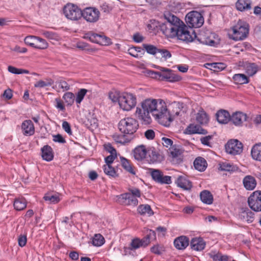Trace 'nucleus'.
<instances>
[{
	"mask_svg": "<svg viewBox=\"0 0 261 261\" xmlns=\"http://www.w3.org/2000/svg\"><path fill=\"white\" fill-rule=\"evenodd\" d=\"M167 22L160 25L161 31L168 38L177 37L179 40L186 42H192L196 35L192 29H189L176 16L169 11L164 14Z\"/></svg>",
	"mask_w": 261,
	"mask_h": 261,
	"instance_id": "1",
	"label": "nucleus"
},
{
	"mask_svg": "<svg viewBox=\"0 0 261 261\" xmlns=\"http://www.w3.org/2000/svg\"><path fill=\"white\" fill-rule=\"evenodd\" d=\"M156 99L148 98L143 100L140 107H137L136 116L144 124L151 123L150 114H152L156 102Z\"/></svg>",
	"mask_w": 261,
	"mask_h": 261,
	"instance_id": "2",
	"label": "nucleus"
},
{
	"mask_svg": "<svg viewBox=\"0 0 261 261\" xmlns=\"http://www.w3.org/2000/svg\"><path fill=\"white\" fill-rule=\"evenodd\" d=\"M152 115L160 124L165 126H169L172 121L166 103L161 99L156 100Z\"/></svg>",
	"mask_w": 261,
	"mask_h": 261,
	"instance_id": "3",
	"label": "nucleus"
},
{
	"mask_svg": "<svg viewBox=\"0 0 261 261\" xmlns=\"http://www.w3.org/2000/svg\"><path fill=\"white\" fill-rule=\"evenodd\" d=\"M249 33V25L246 22L239 20L228 33L229 38L237 41L243 40Z\"/></svg>",
	"mask_w": 261,
	"mask_h": 261,
	"instance_id": "4",
	"label": "nucleus"
},
{
	"mask_svg": "<svg viewBox=\"0 0 261 261\" xmlns=\"http://www.w3.org/2000/svg\"><path fill=\"white\" fill-rule=\"evenodd\" d=\"M136 95L129 92L121 93L119 100V106L123 111H129L134 108L137 105Z\"/></svg>",
	"mask_w": 261,
	"mask_h": 261,
	"instance_id": "5",
	"label": "nucleus"
},
{
	"mask_svg": "<svg viewBox=\"0 0 261 261\" xmlns=\"http://www.w3.org/2000/svg\"><path fill=\"white\" fill-rule=\"evenodd\" d=\"M138 123L132 117H125L121 119L118 123L120 131L126 134H133L138 129Z\"/></svg>",
	"mask_w": 261,
	"mask_h": 261,
	"instance_id": "6",
	"label": "nucleus"
},
{
	"mask_svg": "<svg viewBox=\"0 0 261 261\" xmlns=\"http://www.w3.org/2000/svg\"><path fill=\"white\" fill-rule=\"evenodd\" d=\"M146 236L142 240L136 238L132 240L129 247V249L135 250L141 247H146L151 241L156 239L155 232L152 230L147 231Z\"/></svg>",
	"mask_w": 261,
	"mask_h": 261,
	"instance_id": "7",
	"label": "nucleus"
},
{
	"mask_svg": "<svg viewBox=\"0 0 261 261\" xmlns=\"http://www.w3.org/2000/svg\"><path fill=\"white\" fill-rule=\"evenodd\" d=\"M63 12L65 17L71 20L76 21L82 17V11L76 5L67 4L64 8Z\"/></svg>",
	"mask_w": 261,
	"mask_h": 261,
	"instance_id": "8",
	"label": "nucleus"
},
{
	"mask_svg": "<svg viewBox=\"0 0 261 261\" xmlns=\"http://www.w3.org/2000/svg\"><path fill=\"white\" fill-rule=\"evenodd\" d=\"M186 22L190 29L200 28L204 23V18L201 13L197 11L188 13L185 18Z\"/></svg>",
	"mask_w": 261,
	"mask_h": 261,
	"instance_id": "9",
	"label": "nucleus"
},
{
	"mask_svg": "<svg viewBox=\"0 0 261 261\" xmlns=\"http://www.w3.org/2000/svg\"><path fill=\"white\" fill-rule=\"evenodd\" d=\"M82 17L88 22L95 23L100 17V12L96 8L87 7L82 11Z\"/></svg>",
	"mask_w": 261,
	"mask_h": 261,
	"instance_id": "10",
	"label": "nucleus"
},
{
	"mask_svg": "<svg viewBox=\"0 0 261 261\" xmlns=\"http://www.w3.org/2000/svg\"><path fill=\"white\" fill-rule=\"evenodd\" d=\"M160 70V80L166 81L170 82H175L180 80L181 77L174 74L170 69L161 66H156Z\"/></svg>",
	"mask_w": 261,
	"mask_h": 261,
	"instance_id": "11",
	"label": "nucleus"
},
{
	"mask_svg": "<svg viewBox=\"0 0 261 261\" xmlns=\"http://www.w3.org/2000/svg\"><path fill=\"white\" fill-rule=\"evenodd\" d=\"M250 207L255 212L261 211V191L254 192L248 198Z\"/></svg>",
	"mask_w": 261,
	"mask_h": 261,
	"instance_id": "12",
	"label": "nucleus"
},
{
	"mask_svg": "<svg viewBox=\"0 0 261 261\" xmlns=\"http://www.w3.org/2000/svg\"><path fill=\"white\" fill-rule=\"evenodd\" d=\"M242 143L237 139L229 140L225 145L226 151L231 154H240L243 151Z\"/></svg>",
	"mask_w": 261,
	"mask_h": 261,
	"instance_id": "13",
	"label": "nucleus"
},
{
	"mask_svg": "<svg viewBox=\"0 0 261 261\" xmlns=\"http://www.w3.org/2000/svg\"><path fill=\"white\" fill-rule=\"evenodd\" d=\"M117 201L124 205H137L138 203L137 198L130 193H125L117 196Z\"/></svg>",
	"mask_w": 261,
	"mask_h": 261,
	"instance_id": "14",
	"label": "nucleus"
},
{
	"mask_svg": "<svg viewBox=\"0 0 261 261\" xmlns=\"http://www.w3.org/2000/svg\"><path fill=\"white\" fill-rule=\"evenodd\" d=\"M85 38L89 39L92 42L102 45H106L111 43V40L109 38L91 32L86 34Z\"/></svg>",
	"mask_w": 261,
	"mask_h": 261,
	"instance_id": "15",
	"label": "nucleus"
},
{
	"mask_svg": "<svg viewBox=\"0 0 261 261\" xmlns=\"http://www.w3.org/2000/svg\"><path fill=\"white\" fill-rule=\"evenodd\" d=\"M177 186L184 190L190 191L192 188V182L185 175H180L176 181Z\"/></svg>",
	"mask_w": 261,
	"mask_h": 261,
	"instance_id": "16",
	"label": "nucleus"
},
{
	"mask_svg": "<svg viewBox=\"0 0 261 261\" xmlns=\"http://www.w3.org/2000/svg\"><path fill=\"white\" fill-rule=\"evenodd\" d=\"M23 134L26 136H31L35 133V127L32 121L30 120L24 121L21 124Z\"/></svg>",
	"mask_w": 261,
	"mask_h": 261,
	"instance_id": "17",
	"label": "nucleus"
},
{
	"mask_svg": "<svg viewBox=\"0 0 261 261\" xmlns=\"http://www.w3.org/2000/svg\"><path fill=\"white\" fill-rule=\"evenodd\" d=\"M247 119L246 114L242 112H237L230 116V121L236 126H241Z\"/></svg>",
	"mask_w": 261,
	"mask_h": 261,
	"instance_id": "18",
	"label": "nucleus"
},
{
	"mask_svg": "<svg viewBox=\"0 0 261 261\" xmlns=\"http://www.w3.org/2000/svg\"><path fill=\"white\" fill-rule=\"evenodd\" d=\"M252 6V0H238L236 3V9L241 12L251 10Z\"/></svg>",
	"mask_w": 261,
	"mask_h": 261,
	"instance_id": "19",
	"label": "nucleus"
},
{
	"mask_svg": "<svg viewBox=\"0 0 261 261\" xmlns=\"http://www.w3.org/2000/svg\"><path fill=\"white\" fill-rule=\"evenodd\" d=\"M190 246L193 250L199 251L204 249L205 243L202 238H195L191 240Z\"/></svg>",
	"mask_w": 261,
	"mask_h": 261,
	"instance_id": "20",
	"label": "nucleus"
},
{
	"mask_svg": "<svg viewBox=\"0 0 261 261\" xmlns=\"http://www.w3.org/2000/svg\"><path fill=\"white\" fill-rule=\"evenodd\" d=\"M218 122L221 124H226L230 120V116L228 111L221 110L216 113Z\"/></svg>",
	"mask_w": 261,
	"mask_h": 261,
	"instance_id": "21",
	"label": "nucleus"
},
{
	"mask_svg": "<svg viewBox=\"0 0 261 261\" xmlns=\"http://www.w3.org/2000/svg\"><path fill=\"white\" fill-rule=\"evenodd\" d=\"M244 187L247 190H253L256 186L255 178L251 175L246 176L243 180Z\"/></svg>",
	"mask_w": 261,
	"mask_h": 261,
	"instance_id": "22",
	"label": "nucleus"
},
{
	"mask_svg": "<svg viewBox=\"0 0 261 261\" xmlns=\"http://www.w3.org/2000/svg\"><path fill=\"white\" fill-rule=\"evenodd\" d=\"M147 151L144 145L139 146L134 150V158L138 161H141L146 157Z\"/></svg>",
	"mask_w": 261,
	"mask_h": 261,
	"instance_id": "23",
	"label": "nucleus"
},
{
	"mask_svg": "<svg viewBox=\"0 0 261 261\" xmlns=\"http://www.w3.org/2000/svg\"><path fill=\"white\" fill-rule=\"evenodd\" d=\"M189 239L185 236H181L174 240V244L178 249H184L189 245Z\"/></svg>",
	"mask_w": 261,
	"mask_h": 261,
	"instance_id": "24",
	"label": "nucleus"
},
{
	"mask_svg": "<svg viewBox=\"0 0 261 261\" xmlns=\"http://www.w3.org/2000/svg\"><path fill=\"white\" fill-rule=\"evenodd\" d=\"M254 214L248 208L242 209L240 214V217L243 221H245L248 223L253 221Z\"/></svg>",
	"mask_w": 261,
	"mask_h": 261,
	"instance_id": "25",
	"label": "nucleus"
},
{
	"mask_svg": "<svg viewBox=\"0 0 261 261\" xmlns=\"http://www.w3.org/2000/svg\"><path fill=\"white\" fill-rule=\"evenodd\" d=\"M42 157L43 160L46 161H50L54 158L53 149L48 145L44 146L41 149Z\"/></svg>",
	"mask_w": 261,
	"mask_h": 261,
	"instance_id": "26",
	"label": "nucleus"
},
{
	"mask_svg": "<svg viewBox=\"0 0 261 261\" xmlns=\"http://www.w3.org/2000/svg\"><path fill=\"white\" fill-rule=\"evenodd\" d=\"M219 169L221 171L234 172L238 170V167L228 162H221L219 163Z\"/></svg>",
	"mask_w": 261,
	"mask_h": 261,
	"instance_id": "27",
	"label": "nucleus"
},
{
	"mask_svg": "<svg viewBox=\"0 0 261 261\" xmlns=\"http://www.w3.org/2000/svg\"><path fill=\"white\" fill-rule=\"evenodd\" d=\"M196 120L199 123L205 124L207 123L209 118L206 112L201 109L196 114Z\"/></svg>",
	"mask_w": 261,
	"mask_h": 261,
	"instance_id": "28",
	"label": "nucleus"
},
{
	"mask_svg": "<svg viewBox=\"0 0 261 261\" xmlns=\"http://www.w3.org/2000/svg\"><path fill=\"white\" fill-rule=\"evenodd\" d=\"M251 154L254 160L261 161V143L256 144L252 147Z\"/></svg>",
	"mask_w": 261,
	"mask_h": 261,
	"instance_id": "29",
	"label": "nucleus"
},
{
	"mask_svg": "<svg viewBox=\"0 0 261 261\" xmlns=\"http://www.w3.org/2000/svg\"><path fill=\"white\" fill-rule=\"evenodd\" d=\"M200 197L201 201L207 204H211L213 201V196L210 192L204 190L200 193Z\"/></svg>",
	"mask_w": 261,
	"mask_h": 261,
	"instance_id": "30",
	"label": "nucleus"
},
{
	"mask_svg": "<svg viewBox=\"0 0 261 261\" xmlns=\"http://www.w3.org/2000/svg\"><path fill=\"white\" fill-rule=\"evenodd\" d=\"M138 212L141 215L150 216L153 214L150 206L148 204H142L138 206Z\"/></svg>",
	"mask_w": 261,
	"mask_h": 261,
	"instance_id": "31",
	"label": "nucleus"
},
{
	"mask_svg": "<svg viewBox=\"0 0 261 261\" xmlns=\"http://www.w3.org/2000/svg\"><path fill=\"white\" fill-rule=\"evenodd\" d=\"M206 161L201 157L197 158L194 162V167L199 171H204L206 167Z\"/></svg>",
	"mask_w": 261,
	"mask_h": 261,
	"instance_id": "32",
	"label": "nucleus"
},
{
	"mask_svg": "<svg viewBox=\"0 0 261 261\" xmlns=\"http://www.w3.org/2000/svg\"><path fill=\"white\" fill-rule=\"evenodd\" d=\"M187 131L189 134H205L206 130L198 125L191 124L187 128Z\"/></svg>",
	"mask_w": 261,
	"mask_h": 261,
	"instance_id": "33",
	"label": "nucleus"
},
{
	"mask_svg": "<svg viewBox=\"0 0 261 261\" xmlns=\"http://www.w3.org/2000/svg\"><path fill=\"white\" fill-rule=\"evenodd\" d=\"M232 79L236 84H244L249 82L248 78L244 74H236Z\"/></svg>",
	"mask_w": 261,
	"mask_h": 261,
	"instance_id": "34",
	"label": "nucleus"
},
{
	"mask_svg": "<svg viewBox=\"0 0 261 261\" xmlns=\"http://www.w3.org/2000/svg\"><path fill=\"white\" fill-rule=\"evenodd\" d=\"M48 44L45 40L39 37H37L35 42L34 48L39 49H45L48 47Z\"/></svg>",
	"mask_w": 261,
	"mask_h": 261,
	"instance_id": "35",
	"label": "nucleus"
},
{
	"mask_svg": "<svg viewBox=\"0 0 261 261\" xmlns=\"http://www.w3.org/2000/svg\"><path fill=\"white\" fill-rule=\"evenodd\" d=\"M120 162L122 166L125 170L132 174H135V172L134 171L130 162L127 159L123 157H120Z\"/></svg>",
	"mask_w": 261,
	"mask_h": 261,
	"instance_id": "36",
	"label": "nucleus"
},
{
	"mask_svg": "<svg viewBox=\"0 0 261 261\" xmlns=\"http://www.w3.org/2000/svg\"><path fill=\"white\" fill-rule=\"evenodd\" d=\"M27 202L24 199H17L14 201V207L17 211H21L25 208Z\"/></svg>",
	"mask_w": 261,
	"mask_h": 261,
	"instance_id": "37",
	"label": "nucleus"
},
{
	"mask_svg": "<svg viewBox=\"0 0 261 261\" xmlns=\"http://www.w3.org/2000/svg\"><path fill=\"white\" fill-rule=\"evenodd\" d=\"M54 81L50 79H47L45 81L40 80L37 82L34 86L36 88H42L53 85Z\"/></svg>",
	"mask_w": 261,
	"mask_h": 261,
	"instance_id": "38",
	"label": "nucleus"
},
{
	"mask_svg": "<svg viewBox=\"0 0 261 261\" xmlns=\"http://www.w3.org/2000/svg\"><path fill=\"white\" fill-rule=\"evenodd\" d=\"M43 198L46 201H49L50 203L55 204L60 201L59 195L56 194L54 195L50 194H46Z\"/></svg>",
	"mask_w": 261,
	"mask_h": 261,
	"instance_id": "39",
	"label": "nucleus"
},
{
	"mask_svg": "<svg viewBox=\"0 0 261 261\" xmlns=\"http://www.w3.org/2000/svg\"><path fill=\"white\" fill-rule=\"evenodd\" d=\"M41 32L42 35L48 39L57 41L60 39L58 35L55 32L45 30H42Z\"/></svg>",
	"mask_w": 261,
	"mask_h": 261,
	"instance_id": "40",
	"label": "nucleus"
},
{
	"mask_svg": "<svg viewBox=\"0 0 261 261\" xmlns=\"http://www.w3.org/2000/svg\"><path fill=\"white\" fill-rule=\"evenodd\" d=\"M105 243V239L100 234H96L92 239V244L97 247L101 246Z\"/></svg>",
	"mask_w": 261,
	"mask_h": 261,
	"instance_id": "41",
	"label": "nucleus"
},
{
	"mask_svg": "<svg viewBox=\"0 0 261 261\" xmlns=\"http://www.w3.org/2000/svg\"><path fill=\"white\" fill-rule=\"evenodd\" d=\"M245 69L249 75L252 76L256 73L257 67L254 63H248L246 65Z\"/></svg>",
	"mask_w": 261,
	"mask_h": 261,
	"instance_id": "42",
	"label": "nucleus"
},
{
	"mask_svg": "<svg viewBox=\"0 0 261 261\" xmlns=\"http://www.w3.org/2000/svg\"><path fill=\"white\" fill-rule=\"evenodd\" d=\"M55 88L58 89H61L62 91H67L70 89V86L68 83L63 80H59L56 82Z\"/></svg>",
	"mask_w": 261,
	"mask_h": 261,
	"instance_id": "43",
	"label": "nucleus"
},
{
	"mask_svg": "<svg viewBox=\"0 0 261 261\" xmlns=\"http://www.w3.org/2000/svg\"><path fill=\"white\" fill-rule=\"evenodd\" d=\"M149 156L152 162H157L160 160V155L154 148H150L147 151Z\"/></svg>",
	"mask_w": 261,
	"mask_h": 261,
	"instance_id": "44",
	"label": "nucleus"
},
{
	"mask_svg": "<svg viewBox=\"0 0 261 261\" xmlns=\"http://www.w3.org/2000/svg\"><path fill=\"white\" fill-rule=\"evenodd\" d=\"M121 96V94L116 90H112L109 93V97L110 99L113 102H117L119 103V100Z\"/></svg>",
	"mask_w": 261,
	"mask_h": 261,
	"instance_id": "45",
	"label": "nucleus"
},
{
	"mask_svg": "<svg viewBox=\"0 0 261 261\" xmlns=\"http://www.w3.org/2000/svg\"><path fill=\"white\" fill-rule=\"evenodd\" d=\"M63 98L68 105H71L74 102L75 96L72 93L69 92H66L64 94Z\"/></svg>",
	"mask_w": 261,
	"mask_h": 261,
	"instance_id": "46",
	"label": "nucleus"
},
{
	"mask_svg": "<svg viewBox=\"0 0 261 261\" xmlns=\"http://www.w3.org/2000/svg\"><path fill=\"white\" fill-rule=\"evenodd\" d=\"M163 173L158 169H151V175L153 179L156 182L160 183Z\"/></svg>",
	"mask_w": 261,
	"mask_h": 261,
	"instance_id": "47",
	"label": "nucleus"
},
{
	"mask_svg": "<svg viewBox=\"0 0 261 261\" xmlns=\"http://www.w3.org/2000/svg\"><path fill=\"white\" fill-rule=\"evenodd\" d=\"M103 169L107 175L112 177L116 176V171L111 165H105L103 166Z\"/></svg>",
	"mask_w": 261,
	"mask_h": 261,
	"instance_id": "48",
	"label": "nucleus"
},
{
	"mask_svg": "<svg viewBox=\"0 0 261 261\" xmlns=\"http://www.w3.org/2000/svg\"><path fill=\"white\" fill-rule=\"evenodd\" d=\"M156 55L158 58H163L165 60H167L171 57L170 53L165 49H159Z\"/></svg>",
	"mask_w": 261,
	"mask_h": 261,
	"instance_id": "49",
	"label": "nucleus"
},
{
	"mask_svg": "<svg viewBox=\"0 0 261 261\" xmlns=\"http://www.w3.org/2000/svg\"><path fill=\"white\" fill-rule=\"evenodd\" d=\"M143 46L146 51L151 55L157 54L159 48L155 46L150 44H143Z\"/></svg>",
	"mask_w": 261,
	"mask_h": 261,
	"instance_id": "50",
	"label": "nucleus"
},
{
	"mask_svg": "<svg viewBox=\"0 0 261 261\" xmlns=\"http://www.w3.org/2000/svg\"><path fill=\"white\" fill-rule=\"evenodd\" d=\"M87 90L85 89H80L76 94V96L75 98L76 102L77 103H80L81 101L83 100L84 96H85Z\"/></svg>",
	"mask_w": 261,
	"mask_h": 261,
	"instance_id": "51",
	"label": "nucleus"
},
{
	"mask_svg": "<svg viewBox=\"0 0 261 261\" xmlns=\"http://www.w3.org/2000/svg\"><path fill=\"white\" fill-rule=\"evenodd\" d=\"M113 138L116 142L121 144H124L129 142L124 135H114Z\"/></svg>",
	"mask_w": 261,
	"mask_h": 261,
	"instance_id": "52",
	"label": "nucleus"
},
{
	"mask_svg": "<svg viewBox=\"0 0 261 261\" xmlns=\"http://www.w3.org/2000/svg\"><path fill=\"white\" fill-rule=\"evenodd\" d=\"M100 9L103 12L109 13L112 11L113 6L107 2H103L100 5Z\"/></svg>",
	"mask_w": 261,
	"mask_h": 261,
	"instance_id": "53",
	"label": "nucleus"
},
{
	"mask_svg": "<svg viewBox=\"0 0 261 261\" xmlns=\"http://www.w3.org/2000/svg\"><path fill=\"white\" fill-rule=\"evenodd\" d=\"M36 38L35 36H29L24 38V41L26 44L34 47Z\"/></svg>",
	"mask_w": 261,
	"mask_h": 261,
	"instance_id": "54",
	"label": "nucleus"
},
{
	"mask_svg": "<svg viewBox=\"0 0 261 261\" xmlns=\"http://www.w3.org/2000/svg\"><path fill=\"white\" fill-rule=\"evenodd\" d=\"M170 153L173 158H176L180 155L182 151L179 148L172 146L169 148Z\"/></svg>",
	"mask_w": 261,
	"mask_h": 261,
	"instance_id": "55",
	"label": "nucleus"
},
{
	"mask_svg": "<svg viewBox=\"0 0 261 261\" xmlns=\"http://www.w3.org/2000/svg\"><path fill=\"white\" fill-rule=\"evenodd\" d=\"M208 65L211 66L215 71H217V69L222 70L225 68V64L222 63H213L208 64Z\"/></svg>",
	"mask_w": 261,
	"mask_h": 261,
	"instance_id": "56",
	"label": "nucleus"
},
{
	"mask_svg": "<svg viewBox=\"0 0 261 261\" xmlns=\"http://www.w3.org/2000/svg\"><path fill=\"white\" fill-rule=\"evenodd\" d=\"M150 250L152 253L157 254H160L164 251L163 246L159 245L153 246Z\"/></svg>",
	"mask_w": 261,
	"mask_h": 261,
	"instance_id": "57",
	"label": "nucleus"
},
{
	"mask_svg": "<svg viewBox=\"0 0 261 261\" xmlns=\"http://www.w3.org/2000/svg\"><path fill=\"white\" fill-rule=\"evenodd\" d=\"M200 36H201V38L200 39L202 40L203 39V40L202 41V42L206 44H208L209 45H213L215 43V41L212 39H211L210 38V37L209 36H207V37H206L205 36L203 33H201L200 34Z\"/></svg>",
	"mask_w": 261,
	"mask_h": 261,
	"instance_id": "58",
	"label": "nucleus"
},
{
	"mask_svg": "<svg viewBox=\"0 0 261 261\" xmlns=\"http://www.w3.org/2000/svg\"><path fill=\"white\" fill-rule=\"evenodd\" d=\"M88 122L92 128H96L98 126V120L96 118L91 117L88 118Z\"/></svg>",
	"mask_w": 261,
	"mask_h": 261,
	"instance_id": "59",
	"label": "nucleus"
},
{
	"mask_svg": "<svg viewBox=\"0 0 261 261\" xmlns=\"http://www.w3.org/2000/svg\"><path fill=\"white\" fill-rule=\"evenodd\" d=\"M171 183V177L162 174L160 184H170Z\"/></svg>",
	"mask_w": 261,
	"mask_h": 261,
	"instance_id": "60",
	"label": "nucleus"
},
{
	"mask_svg": "<svg viewBox=\"0 0 261 261\" xmlns=\"http://www.w3.org/2000/svg\"><path fill=\"white\" fill-rule=\"evenodd\" d=\"M137 49H138V51H141V48L140 47H133V48H131L128 49L129 54L131 56H133L134 57H136V58L138 57L139 55L137 53Z\"/></svg>",
	"mask_w": 261,
	"mask_h": 261,
	"instance_id": "61",
	"label": "nucleus"
},
{
	"mask_svg": "<svg viewBox=\"0 0 261 261\" xmlns=\"http://www.w3.org/2000/svg\"><path fill=\"white\" fill-rule=\"evenodd\" d=\"M162 144L164 146H165L166 147H171L172 144H173V141L171 139L163 137V138H162Z\"/></svg>",
	"mask_w": 261,
	"mask_h": 261,
	"instance_id": "62",
	"label": "nucleus"
},
{
	"mask_svg": "<svg viewBox=\"0 0 261 261\" xmlns=\"http://www.w3.org/2000/svg\"><path fill=\"white\" fill-rule=\"evenodd\" d=\"M105 149L106 151L110 152V154H116V150L111 145V144H106L104 145Z\"/></svg>",
	"mask_w": 261,
	"mask_h": 261,
	"instance_id": "63",
	"label": "nucleus"
},
{
	"mask_svg": "<svg viewBox=\"0 0 261 261\" xmlns=\"http://www.w3.org/2000/svg\"><path fill=\"white\" fill-rule=\"evenodd\" d=\"M62 127L67 134L71 135L72 132L70 128V126L68 122L65 121H63L62 123Z\"/></svg>",
	"mask_w": 261,
	"mask_h": 261,
	"instance_id": "64",
	"label": "nucleus"
}]
</instances>
